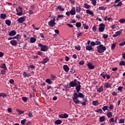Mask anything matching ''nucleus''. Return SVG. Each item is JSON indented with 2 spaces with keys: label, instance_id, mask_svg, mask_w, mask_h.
<instances>
[{
  "label": "nucleus",
  "instance_id": "nucleus-1",
  "mask_svg": "<svg viewBox=\"0 0 125 125\" xmlns=\"http://www.w3.org/2000/svg\"><path fill=\"white\" fill-rule=\"evenodd\" d=\"M84 98V95L83 94V93H76L74 92L73 94V97L72 99L73 100V102L75 103V104H81L82 106H86V103L82 102L81 101H80L78 98Z\"/></svg>",
  "mask_w": 125,
  "mask_h": 125
},
{
  "label": "nucleus",
  "instance_id": "nucleus-2",
  "mask_svg": "<svg viewBox=\"0 0 125 125\" xmlns=\"http://www.w3.org/2000/svg\"><path fill=\"white\" fill-rule=\"evenodd\" d=\"M106 49H107L106 46L102 44L97 46V51L99 53H103L104 51H106Z\"/></svg>",
  "mask_w": 125,
  "mask_h": 125
},
{
  "label": "nucleus",
  "instance_id": "nucleus-3",
  "mask_svg": "<svg viewBox=\"0 0 125 125\" xmlns=\"http://www.w3.org/2000/svg\"><path fill=\"white\" fill-rule=\"evenodd\" d=\"M38 46L41 47L40 49L41 51H43L45 52V51H47L48 50V46L46 45H43L42 43H39Z\"/></svg>",
  "mask_w": 125,
  "mask_h": 125
},
{
  "label": "nucleus",
  "instance_id": "nucleus-4",
  "mask_svg": "<svg viewBox=\"0 0 125 125\" xmlns=\"http://www.w3.org/2000/svg\"><path fill=\"white\" fill-rule=\"evenodd\" d=\"M118 119L119 118L118 116L115 117L114 119V118H110L109 120V123L111 125H115V124H117V122Z\"/></svg>",
  "mask_w": 125,
  "mask_h": 125
},
{
  "label": "nucleus",
  "instance_id": "nucleus-5",
  "mask_svg": "<svg viewBox=\"0 0 125 125\" xmlns=\"http://www.w3.org/2000/svg\"><path fill=\"white\" fill-rule=\"evenodd\" d=\"M16 11L17 12L16 15L18 16H21L23 15V8L19 6L18 8L16 9Z\"/></svg>",
  "mask_w": 125,
  "mask_h": 125
},
{
  "label": "nucleus",
  "instance_id": "nucleus-6",
  "mask_svg": "<svg viewBox=\"0 0 125 125\" xmlns=\"http://www.w3.org/2000/svg\"><path fill=\"white\" fill-rule=\"evenodd\" d=\"M55 21H56V19L55 18H54L48 22V26H49V27H54V26L56 25V22H55Z\"/></svg>",
  "mask_w": 125,
  "mask_h": 125
},
{
  "label": "nucleus",
  "instance_id": "nucleus-7",
  "mask_svg": "<svg viewBox=\"0 0 125 125\" xmlns=\"http://www.w3.org/2000/svg\"><path fill=\"white\" fill-rule=\"evenodd\" d=\"M104 30H105V24H104V23H103L100 24L99 27V32L102 33L103 32H104Z\"/></svg>",
  "mask_w": 125,
  "mask_h": 125
},
{
  "label": "nucleus",
  "instance_id": "nucleus-8",
  "mask_svg": "<svg viewBox=\"0 0 125 125\" xmlns=\"http://www.w3.org/2000/svg\"><path fill=\"white\" fill-rule=\"evenodd\" d=\"M77 83L78 85H77L75 88V89L76 90V93H80V90H81V88L82 87V86L81 85V82L77 81Z\"/></svg>",
  "mask_w": 125,
  "mask_h": 125
},
{
  "label": "nucleus",
  "instance_id": "nucleus-9",
  "mask_svg": "<svg viewBox=\"0 0 125 125\" xmlns=\"http://www.w3.org/2000/svg\"><path fill=\"white\" fill-rule=\"evenodd\" d=\"M78 85V83L74 82V81H71L69 83V87H77V86Z\"/></svg>",
  "mask_w": 125,
  "mask_h": 125
},
{
  "label": "nucleus",
  "instance_id": "nucleus-10",
  "mask_svg": "<svg viewBox=\"0 0 125 125\" xmlns=\"http://www.w3.org/2000/svg\"><path fill=\"white\" fill-rule=\"evenodd\" d=\"M86 50H88L89 51H94V49L92 46L90 45H88L86 46Z\"/></svg>",
  "mask_w": 125,
  "mask_h": 125
},
{
  "label": "nucleus",
  "instance_id": "nucleus-11",
  "mask_svg": "<svg viewBox=\"0 0 125 125\" xmlns=\"http://www.w3.org/2000/svg\"><path fill=\"white\" fill-rule=\"evenodd\" d=\"M122 31H123V29H122L121 30L117 31L116 32H115V34H113L112 35V37L113 38H117V37H118V36H120V35H121V34H122Z\"/></svg>",
  "mask_w": 125,
  "mask_h": 125
},
{
  "label": "nucleus",
  "instance_id": "nucleus-12",
  "mask_svg": "<svg viewBox=\"0 0 125 125\" xmlns=\"http://www.w3.org/2000/svg\"><path fill=\"white\" fill-rule=\"evenodd\" d=\"M25 19H26L25 16L21 17V18H19L18 19V21L19 22V23H23V22H24V21H25Z\"/></svg>",
  "mask_w": 125,
  "mask_h": 125
},
{
  "label": "nucleus",
  "instance_id": "nucleus-13",
  "mask_svg": "<svg viewBox=\"0 0 125 125\" xmlns=\"http://www.w3.org/2000/svg\"><path fill=\"white\" fill-rule=\"evenodd\" d=\"M87 66L89 70H93L95 68L93 64H91V62H89L87 64Z\"/></svg>",
  "mask_w": 125,
  "mask_h": 125
},
{
  "label": "nucleus",
  "instance_id": "nucleus-14",
  "mask_svg": "<svg viewBox=\"0 0 125 125\" xmlns=\"http://www.w3.org/2000/svg\"><path fill=\"white\" fill-rule=\"evenodd\" d=\"M69 117V115L67 113L61 114L59 116V118H62V119H67Z\"/></svg>",
  "mask_w": 125,
  "mask_h": 125
},
{
  "label": "nucleus",
  "instance_id": "nucleus-15",
  "mask_svg": "<svg viewBox=\"0 0 125 125\" xmlns=\"http://www.w3.org/2000/svg\"><path fill=\"white\" fill-rule=\"evenodd\" d=\"M49 61V59H48V57H46L42 62H40L39 63V64H41V63H42V64H45V63H47Z\"/></svg>",
  "mask_w": 125,
  "mask_h": 125
},
{
  "label": "nucleus",
  "instance_id": "nucleus-16",
  "mask_svg": "<svg viewBox=\"0 0 125 125\" xmlns=\"http://www.w3.org/2000/svg\"><path fill=\"white\" fill-rule=\"evenodd\" d=\"M71 15H76V8L75 7H72V9L70 11Z\"/></svg>",
  "mask_w": 125,
  "mask_h": 125
},
{
  "label": "nucleus",
  "instance_id": "nucleus-17",
  "mask_svg": "<svg viewBox=\"0 0 125 125\" xmlns=\"http://www.w3.org/2000/svg\"><path fill=\"white\" fill-rule=\"evenodd\" d=\"M63 69L64 71H65V72H66V73H68V72H69V70H70L69 66H68V65H64L63 66Z\"/></svg>",
  "mask_w": 125,
  "mask_h": 125
},
{
  "label": "nucleus",
  "instance_id": "nucleus-18",
  "mask_svg": "<svg viewBox=\"0 0 125 125\" xmlns=\"http://www.w3.org/2000/svg\"><path fill=\"white\" fill-rule=\"evenodd\" d=\"M22 75L24 76V78H29V77H31V76H32L31 74L28 73L26 72H23Z\"/></svg>",
  "mask_w": 125,
  "mask_h": 125
},
{
  "label": "nucleus",
  "instance_id": "nucleus-19",
  "mask_svg": "<svg viewBox=\"0 0 125 125\" xmlns=\"http://www.w3.org/2000/svg\"><path fill=\"white\" fill-rule=\"evenodd\" d=\"M106 116L109 119H111L113 117V113L112 112L107 111Z\"/></svg>",
  "mask_w": 125,
  "mask_h": 125
},
{
  "label": "nucleus",
  "instance_id": "nucleus-20",
  "mask_svg": "<svg viewBox=\"0 0 125 125\" xmlns=\"http://www.w3.org/2000/svg\"><path fill=\"white\" fill-rule=\"evenodd\" d=\"M16 35V31L15 30H12L9 33V36L11 37H13V36H15Z\"/></svg>",
  "mask_w": 125,
  "mask_h": 125
},
{
  "label": "nucleus",
  "instance_id": "nucleus-21",
  "mask_svg": "<svg viewBox=\"0 0 125 125\" xmlns=\"http://www.w3.org/2000/svg\"><path fill=\"white\" fill-rule=\"evenodd\" d=\"M10 43L11 44H12V45H14V46H15V45H17V41H16V40H12L10 41Z\"/></svg>",
  "mask_w": 125,
  "mask_h": 125
},
{
  "label": "nucleus",
  "instance_id": "nucleus-22",
  "mask_svg": "<svg viewBox=\"0 0 125 125\" xmlns=\"http://www.w3.org/2000/svg\"><path fill=\"white\" fill-rule=\"evenodd\" d=\"M45 82L47 83L48 84H52L53 82L51 81L50 79H47L45 80Z\"/></svg>",
  "mask_w": 125,
  "mask_h": 125
},
{
  "label": "nucleus",
  "instance_id": "nucleus-23",
  "mask_svg": "<svg viewBox=\"0 0 125 125\" xmlns=\"http://www.w3.org/2000/svg\"><path fill=\"white\" fill-rule=\"evenodd\" d=\"M86 13L87 14H89L90 15H92V16H94V14L93 13V12L89 10H86Z\"/></svg>",
  "mask_w": 125,
  "mask_h": 125
},
{
  "label": "nucleus",
  "instance_id": "nucleus-24",
  "mask_svg": "<svg viewBox=\"0 0 125 125\" xmlns=\"http://www.w3.org/2000/svg\"><path fill=\"white\" fill-rule=\"evenodd\" d=\"M104 86L106 88H109L111 87V84H110V83H105L104 84Z\"/></svg>",
  "mask_w": 125,
  "mask_h": 125
},
{
  "label": "nucleus",
  "instance_id": "nucleus-25",
  "mask_svg": "<svg viewBox=\"0 0 125 125\" xmlns=\"http://www.w3.org/2000/svg\"><path fill=\"white\" fill-rule=\"evenodd\" d=\"M105 120V118L104 116H101L99 118V122L100 123L104 122Z\"/></svg>",
  "mask_w": 125,
  "mask_h": 125
},
{
  "label": "nucleus",
  "instance_id": "nucleus-26",
  "mask_svg": "<svg viewBox=\"0 0 125 125\" xmlns=\"http://www.w3.org/2000/svg\"><path fill=\"white\" fill-rule=\"evenodd\" d=\"M123 5V2L122 1H120L117 4H114L113 6L114 7H118V6H122Z\"/></svg>",
  "mask_w": 125,
  "mask_h": 125
},
{
  "label": "nucleus",
  "instance_id": "nucleus-27",
  "mask_svg": "<svg viewBox=\"0 0 125 125\" xmlns=\"http://www.w3.org/2000/svg\"><path fill=\"white\" fill-rule=\"evenodd\" d=\"M103 90H104V89H103V85H102L100 86V87L97 89V91L100 93V92H102Z\"/></svg>",
  "mask_w": 125,
  "mask_h": 125
},
{
  "label": "nucleus",
  "instance_id": "nucleus-28",
  "mask_svg": "<svg viewBox=\"0 0 125 125\" xmlns=\"http://www.w3.org/2000/svg\"><path fill=\"white\" fill-rule=\"evenodd\" d=\"M1 69L7 70V67H6V64L5 63H2L0 65Z\"/></svg>",
  "mask_w": 125,
  "mask_h": 125
},
{
  "label": "nucleus",
  "instance_id": "nucleus-29",
  "mask_svg": "<svg viewBox=\"0 0 125 125\" xmlns=\"http://www.w3.org/2000/svg\"><path fill=\"white\" fill-rule=\"evenodd\" d=\"M5 24L7 25V26H10L11 25V21L9 20H6L5 21Z\"/></svg>",
  "mask_w": 125,
  "mask_h": 125
},
{
  "label": "nucleus",
  "instance_id": "nucleus-30",
  "mask_svg": "<svg viewBox=\"0 0 125 125\" xmlns=\"http://www.w3.org/2000/svg\"><path fill=\"white\" fill-rule=\"evenodd\" d=\"M37 41V39L35 37H31L30 38V42L32 43H34Z\"/></svg>",
  "mask_w": 125,
  "mask_h": 125
},
{
  "label": "nucleus",
  "instance_id": "nucleus-31",
  "mask_svg": "<svg viewBox=\"0 0 125 125\" xmlns=\"http://www.w3.org/2000/svg\"><path fill=\"white\" fill-rule=\"evenodd\" d=\"M62 124V120H58L55 122V125H61Z\"/></svg>",
  "mask_w": 125,
  "mask_h": 125
},
{
  "label": "nucleus",
  "instance_id": "nucleus-32",
  "mask_svg": "<svg viewBox=\"0 0 125 125\" xmlns=\"http://www.w3.org/2000/svg\"><path fill=\"white\" fill-rule=\"evenodd\" d=\"M0 97H3V98L5 97H7V95L5 93H0Z\"/></svg>",
  "mask_w": 125,
  "mask_h": 125
},
{
  "label": "nucleus",
  "instance_id": "nucleus-33",
  "mask_svg": "<svg viewBox=\"0 0 125 125\" xmlns=\"http://www.w3.org/2000/svg\"><path fill=\"white\" fill-rule=\"evenodd\" d=\"M76 12L80 13L81 12V11L82 10V8L80 6H77L76 7Z\"/></svg>",
  "mask_w": 125,
  "mask_h": 125
},
{
  "label": "nucleus",
  "instance_id": "nucleus-34",
  "mask_svg": "<svg viewBox=\"0 0 125 125\" xmlns=\"http://www.w3.org/2000/svg\"><path fill=\"white\" fill-rule=\"evenodd\" d=\"M51 77V81H54L55 80H56V76L53 74L50 75Z\"/></svg>",
  "mask_w": 125,
  "mask_h": 125
},
{
  "label": "nucleus",
  "instance_id": "nucleus-35",
  "mask_svg": "<svg viewBox=\"0 0 125 125\" xmlns=\"http://www.w3.org/2000/svg\"><path fill=\"white\" fill-rule=\"evenodd\" d=\"M92 104L94 105V106H97L99 104V102L98 101H94L92 102Z\"/></svg>",
  "mask_w": 125,
  "mask_h": 125
},
{
  "label": "nucleus",
  "instance_id": "nucleus-36",
  "mask_svg": "<svg viewBox=\"0 0 125 125\" xmlns=\"http://www.w3.org/2000/svg\"><path fill=\"white\" fill-rule=\"evenodd\" d=\"M95 43H96V45H100V44H101V42H100V41H99V40L98 39H97L95 41Z\"/></svg>",
  "mask_w": 125,
  "mask_h": 125
},
{
  "label": "nucleus",
  "instance_id": "nucleus-37",
  "mask_svg": "<svg viewBox=\"0 0 125 125\" xmlns=\"http://www.w3.org/2000/svg\"><path fill=\"white\" fill-rule=\"evenodd\" d=\"M57 9H59L60 11H64L65 9L62 7L61 5H59L58 6Z\"/></svg>",
  "mask_w": 125,
  "mask_h": 125
},
{
  "label": "nucleus",
  "instance_id": "nucleus-38",
  "mask_svg": "<svg viewBox=\"0 0 125 125\" xmlns=\"http://www.w3.org/2000/svg\"><path fill=\"white\" fill-rule=\"evenodd\" d=\"M0 18L1 19H5L6 18V14H1Z\"/></svg>",
  "mask_w": 125,
  "mask_h": 125
},
{
  "label": "nucleus",
  "instance_id": "nucleus-39",
  "mask_svg": "<svg viewBox=\"0 0 125 125\" xmlns=\"http://www.w3.org/2000/svg\"><path fill=\"white\" fill-rule=\"evenodd\" d=\"M84 7L86 9H88V8H90V6L88 4L85 3L84 4Z\"/></svg>",
  "mask_w": 125,
  "mask_h": 125
},
{
  "label": "nucleus",
  "instance_id": "nucleus-40",
  "mask_svg": "<svg viewBox=\"0 0 125 125\" xmlns=\"http://www.w3.org/2000/svg\"><path fill=\"white\" fill-rule=\"evenodd\" d=\"M95 112L96 113H98L99 112H100V114H103V110H102V109L101 108L97 109L95 110Z\"/></svg>",
  "mask_w": 125,
  "mask_h": 125
},
{
  "label": "nucleus",
  "instance_id": "nucleus-41",
  "mask_svg": "<svg viewBox=\"0 0 125 125\" xmlns=\"http://www.w3.org/2000/svg\"><path fill=\"white\" fill-rule=\"evenodd\" d=\"M119 124H125V119H119Z\"/></svg>",
  "mask_w": 125,
  "mask_h": 125
},
{
  "label": "nucleus",
  "instance_id": "nucleus-42",
  "mask_svg": "<svg viewBox=\"0 0 125 125\" xmlns=\"http://www.w3.org/2000/svg\"><path fill=\"white\" fill-rule=\"evenodd\" d=\"M108 106L107 105L104 106L102 107V109H103L104 112H105L106 111V110H108Z\"/></svg>",
  "mask_w": 125,
  "mask_h": 125
},
{
  "label": "nucleus",
  "instance_id": "nucleus-43",
  "mask_svg": "<svg viewBox=\"0 0 125 125\" xmlns=\"http://www.w3.org/2000/svg\"><path fill=\"white\" fill-rule=\"evenodd\" d=\"M120 66H125V62L124 61H122L119 63Z\"/></svg>",
  "mask_w": 125,
  "mask_h": 125
},
{
  "label": "nucleus",
  "instance_id": "nucleus-44",
  "mask_svg": "<svg viewBox=\"0 0 125 125\" xmlns=\"http://www.w3.org/2000/svg\"><path fill=\"white\" fill-rule=\"evenodd\" d=\"M83 27H84V29H85V30H88V28H89V27H88V25H86L85 23H83Z\"/></svg>",
  "mask_w": 125,
  "mask_h": 125
},
{
  "label": "nucleus",
  "instance_id": "nucleus-45",
  "mask_svg": "<svg viewBox=\"0 0 125 125\" xmlns=\"http://www.w3.org/2000/svg\"><path fill=\"white\" fill-rule=\"evenodd\" d=\"M120 23L121 24H124L125 23V19H121L119 20Z\"/></svg>",
  "mask_w": 125,
  "mask_h": 125
},
{
  "label": "nucleus",
  "instance_id": "nucleus-46",
  "mask_svg": "<svg viewBox=\"0 0 125 125\" xmlns=\"http://www.w3.org/2000/svg\"><path fill=\"white\" fill-rule=\"evenodd\" d=\"M90 1H91V3L93 4V5H94V6H95V5H96V0H90Z\"/></svg>",
  "mask_w": 125,
  "mask_h": 125
},
{
  "label": "nucleus",
  "instance_id": "nucleus-47",
  "mask_svg": "<svg viewBox=\"0 0 125 125\" xmlns=\"http://www.w3.org/2000/svg\"><path fill=\"white\" fill-rule=\"evenodd\" d=\"M76 26L77 28H80L82 26V23L80 22H76Z\"/></svg>",
  "mask_w": 125,
  "mask_h": 125
},
{
  "label": "nucleus",
  "instance_id": "nucleus-48",
  "mask_svg": "<svg viewBox=\"0 0 125 125\" xmlns=\"http://www.w3.org/2000/svg\"><path fill=\"white\" fill-rule=\"evenodd\" d=\"M21 99H22V101H23V102H26V101H28V98H27L26 97H22Z\"/></svg>",
  "mask_w": 125,
  "mask_h": 125
},
{
  "label": "nucleus",
  "instance_id": "nucleus-49",
  "mask_svg": "<svg viewBox=\"0 0 125 125\" xmlns=\"http://www.w3.org/2000/svg\"><path fill=\"white\" fill-rule=\"evenodd\" d=\"M106 8L104 6H100L99 7V10H106Z\"/></svg>",
  "mask_w": 125,
  "mask_h": 125
},
{
  "label": "nucleus",
  "instance_id": "nucleus-50",
  "mask_svg": "<svg viewBox=\"0 0 125 125\" xmlns=\"http://www.w3.org/2000/svg\"><path fill=\"white\" fill-rule=\"evenodd\" d=\"M7 69H2L1 70V75H5V72H6Z\"/></svg>",
  "mask_w": 125,
  "mask_h": 125
},
{
  "label": "nucleus",
  "instance_id": "nucleus-51",
  "mask_svg": "<svg viewBox=\"0 0 125 125\" xmlns=\"http://www.w3.org/2000/svg\"><path fill=\"white\" fill-rule=\"evenodd\" d=\"M101 76L103 78V79H106V75L104 72L101 74Z\"/></svg>",
  "mask_w": 125,
  "mask_h": 125
},
{
  "label": "nucleus",
  "instance_id": "nucleus-52",
  "mask_svg": "<svg viewBox=\"0 0 125 125\" xmlns=\"http://www.w3.org/2000/svg\"><path fill=\"white\" fill-rule=\"evenodd\" d=\"M27 121V120L23 119L21 121V124L23 125H25V123Z\"/></svg>",
  "mask_w": 125,
  "mask_h": 125
},
{
  "label": "nucleus",
  "instance_id": "nucleus-53",
  "mask_svg": "<svg viewBox=\"0 0 125 125\" xmlns=\"http://www.w3.org/2000/svg\"><path fill=\"white\" fill-rule=\"evenodd\" d=\"M92 30L94 32H96V31L97 30V28L96 27V26H93Z\"/></svg>",
  "mask_w": 125,
  "mask_h": 125
},
{
  "label": "nucleus",
  "instance_id": "nucleus-54",
  "mask_svg": "<svg viewBox=\"0 0 125 125\" xmlns=\"http://www.w3.org/2000/svg\"><path fill=\"white\" fill-rule=\"evenodd\" d=\"M115 47H116V44L115 43H113L111 44V49H115Z\"/></svg>",
  "mask_w": 125,
  "mask_h": 125
},
{
  "label": "nucleus",
  "instance_id": "nucleus-55",
  "mask_svg": "<svg viewBox=\"0 0 125 125\" xmlns=\"http://www.w3.org/2000/svg\"><path fill=\"white\" fill-rule=\"evenodd\" d=\"M75 49H76L77 50H81V47L80 46V45H78V46H75Z\"/></svg>",
  "mask_w": 125,
  "mask_h": 125
},
{
  "label": "nucleus",
  "instance_id": "nucleus-56",
  "mask_svg": "<svg viewBox=\"0 0 125 125\" xmlns=\"http://www.w3.org/2000/svg\"><path fill=\"white\" fill-rule=\"evenodd\" d=\"M58 18H59V19H62L63 18V17H64V15H59L57 16Z\"/></svg>",
  "mask_w": 125,
  "mask_h": 125
},
{
  "label": "nucleus",
  "instance_id": "nucleus-57",
  "mask_svg": "<svg viewBox=\"0 0 125 125\" xmlns=\"http://www.w3.org/2000/svg\"><path fill=\"white\" fill-rule=\"evenodd\" d=\"M109 110H113L114 109V105L110 104L109 107Z\"/></svg>",
  "mask_w": 125,
  "mask_h": 125
},
{
  "label": "nucleus",
  "instance_id": "nucleus-58",
  "mask_svg": "<svg viewBox=\"0 0 125 125\" xmlns=\"http://www.w3.org/2000/svg\"><path fill=\"white\" fill-rule=\"evenodd\" d=\"M90 45H91V46H94L95 45H96V43H95V42H90Z\"/></svg>",
  "mask_w": 125,
  "mask_h": 125
},
{
  "label": "nucleus",
  "instance_id": "nucleus-59",
  "mask_svg": "<svg viewBox=\"0 0 125 125\" xmlns=\"http://www.w3.org/2000/svg\"><path fill=\"white\" fill-rule=\"evenodd\" d=\"M83 64H84V61L83 60V61H80V62H79L80 65H83Z\"/></svg>",
  "mask_w": 125,
  "mask_h": 125
},
{
  "label": "nucleus",
  "instance_id": "nucleus-60",
  "mask_svg": "<svg viewBox=\"0 0 125 125\" xmlns=\"http://www.w3.org/2000/svg\"><path fill=\"white\" fill-rule=\"evenodd\" d=\"M28 13H29V14H30L31 15L34 14V12H33V10H29L28 11Z\"/></svg>",
  "mask_w": 125,
  "mask_h": 125
},
{
  "label": "nucleus",
  "instance_id": "nucleus-61",
  "mask_svg": "<svg viewBox=\"0 0 125 125\" xmlns=\"http://www.w3.org/2000/svg\"><path fill=\"white\" fill-rule=\"evenodd\" d=\"M28 117H30V118L32 117H34V116L33 115V113L31 112H29V113L28 114Z\"/></svg>",
  "mask_w": 125,
  "mask_h": 125
},
{
  "label": "nucleus",
  "instance_id": "nucleus-62",
  "mask_svg": "<svg viewBox=\"0 0 125 125\" xmlns=\"http://www.w3.org/2000/svg\"><path fill=\"white\" fill-rule=\"evenodd\" d=\"M103 38L104 39H108V35L104 34V35H103Z\"/></svg>",
  "mask_w": 125,
  "mask_h": 125
},
{
  "label": "nucleus",
  "instance_id": "nucleus-63",
  "mask_svg": "<svg viewBox=\"0 0 125 125\" xmlns=\"http://www.w3.org/2000/svg\"><path fill=\"white\" fill-rule=\"evenodd\" d=\"M117 70H118V67H117L112 68V71H113V72H116V71H117Z\"/></svg>",
  "mask_w": 125,
  "mask_h": 125
},
{
  "label": "nucleus",
  "instance_id": "nucleus-64",
  "mask_svg": "<svg viewBox=\"0 0 125 125\" xmlns=\"http://www.w3.org/2000/svg\"><path fill=\"white\" fill-rule=\"evenodd\" d=\"M119 45H120L121 46H124V45H125V42H122L119 44Z\"/></svg>",
  "mask_w": 125,
  "mask_h": 125
}]
</instances>
